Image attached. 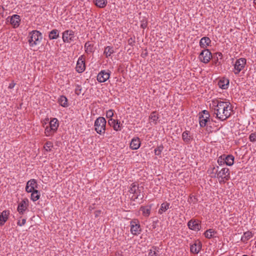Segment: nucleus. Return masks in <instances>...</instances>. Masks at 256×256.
I'll return each mask as SVG.
<instances>
[{
  "label": "nucleus",
  "mask_w": 256,
  "mask_h": 256,
  "mask_svg": "<svg viewBox=\"0 0 256 256\" xmlns=\"http://www.w3.org/2000/svg\"><path fill=\"white\" fill-rule=\"evenodd\" d=\"M210 107L214 116L221 121L226 120L232 114V108L229 102L214 98L211 100Z\"/></svg>",
  "instance_id": "f257e3e1"
},
{
  "label": "nucleus",
  "mask_w": 256,
  "mask_h": 256,
  "mask_svg": "<svg viewBox=\"0 0 256 256\" xmlns=\"http://www.w3.org/2000/svg\"><path fill=\"white\" fill-rule=\"evenodd\" d=\"M28 38L30 46L34 48L40 44L42 36L39 31L34 30L29 33Z\"/></svg>",
  "instance_id": "f03ea898"
},
{
  "label": "nucleus",
  "mask_w": 256,
  "mask_h": 256,
  "mask_svg": "<svg viewBox=\"0 0 256 256\" xmlns=\"http://www.w3.org/2000/svg\"><path fill=\"white\" fill-rule=\"evenodd\" d=\"M106 123V120L103 117H98L96 120L94 127L98 134L102 135L105 133Z\"/></svg>",
  "instance_id": "7ed1b4c3"
},
{
  "label": "nucleus",
  "mask_w": 256,
  "mask_h": 256,
  "mask_svg": "<svg viewBox=\"0 0 256 256\" xmlns=\"http://www.w3.org/2000/svg\"><path fill=\"white\" fill-rule=\"evenodd\" d=\"M246 59L240 58L236 60L234 64L233 72L236 75H238L242 70H244L246 65Z\"/></svg>",
  "instance_id": "20e7f679"
},
{
  "label": "nucleus",
  "mask_w": 256,
  "mask_h": 256,
  "mask_svg": "<svg viewBox=\"0 0 256 256\" xmlns=\"http://www.w3.org/2000/svg\"><path fill=\"white\" fill-rule=\"evenodd\" d=\"M129 192L133 194V196H132V199L134 200H135L139 198L142 199L144 197L143 195H141V190L140 189L138 186L134 182L130 184Z\"/></svg>",
  "instance_id": "39448f33"
},
{
  "label": "nucleus",
  "mask_w": 256,
  "mask_h": 256,
  "mask_svg": "<svg viewBox=\"0 0 256 256\" xmlns=\"http://www.w3.org/2000/svg\"><path fill=\"white\" fill-rule=\"evenodd\" d=\"M62 40L65 43L70 44L75 40L74 32L70 30L64 31L62 34Z\"/></svg>",
  "instance_id": "423d86ee"
},
{
  "label": "nucleus",
  "mask_w": 256,
  "mask_h": 256,
  "mask_svg": "<svg viewBox=\"0 0 256 256\" xmlns=\"http://www.w3.org/2000/svg\"><path fill=\"white\" fill-rule=\"evenodd\" d=\"M217 178L219 179L220 182L228 180L230 178V170L227 168H222L218 171Z\"/></svg>",
  "instance_id": "0eeeda50"
},
{
  "label": "nucleus",
  "mask_w": 256,
  "mask_h": 256,
  "mask_svg": "<svg viewBox=\"0 0 256 256\" xmlns=\"http://www.w3.org/2000/svg\"><path fill=\"white\" fill-rule=\"evenodd\" d=\"M212 58V54L208 49L202 50L198 56L200 60L204 64L208 63Z\"/></svg>",
  "instance_id": "6e6552de"
},
{
  "label": "nucleus",
  "mask_w": 256,
  "mask_h": 256,
  "mask_svg": "<svg viewBox=\"0 0 256 256\" xmlns=\"http://www.w3.org/2000/svg\"><path fill=\"white\" fill-rule=\"evenodd\" d=\"M199 124L200 127H204L210 120V114L208 111L204 110L199 114Z\"/></svg>",
  "instance_id": "1a4fd4ad"
},
{
  "label": "nucleus",
  "mask_w": 256,
  "mask_h": 256,
  "mask_svg": "<svg viewBox=\"0 0 256 256\" xmlns=\"http://www.w3.org/2000/svg\"><path fill=\"white\" fill-rule=\"evenodd\" d=\"M130 232L133 235H138L141 232L140 226L138 220H133L130 222Z\"/></svg>",
  "instance_id": "9d476101"
},
{
  "label": "nucleus",
  "mask_w": 256,
  "mask_h": 256,
  "mask_svg": "<svg viewBox=\"0 0 256 256\" xmlns=\"http://www.w3.org/2000/svg\"><path fill=\"white\" fill-rule=\"evenodd\" d=\"M85 60V57L83 55L78 58L76 67V70L78 72L82 73L86 70Z\"/></svg>",
  "instance_id": "9b49d317"
},
{
  "label": "nucleus",
  "mask_w": 256,
  "mask_h": 256,
  "mask_svg": "<svg viewBox=\"0 0 256 256\" xmlns=\"http://www.w3.org/2000/svg\"><path fill=\"white\" fill-rule=\"evenodd\" d=\"M202 244L199 240H196L190 245V252L194 254H198L201 250Z\"/></svg>",
  "instance_id": "f8f14e48"
},
{
  "label": "nucleus",
  "mask_w": 256,
  "mask_h": 256,
  "mask_svg": "<svg viewBox=\"0 0 256 256\" xmlns=\"http://www.w3.org/2000/svg\"><path fill=\"white\" fill-rule=\"evenodd\" d=\"M110 72L109 70H101L97 76V80L100 82H106L110 76Z\"/></svg>",
  "instance_id": "ddd939ff"
},
{
  "label": "nucleus",
  "mask_w": 256,
  "mask_h": 256,
  "mask_svg": "<svg viewBox=\"0 0 256 256\" xmlns=\"http://www.w3.org/2000/svg\"><path fill=\"white\" fill-rule=\"evenodd\" d=\"M28 206V200L26 198L22 200L19 204L17 210L20 214H23Z\"/></svg>",
  "instance_id": "4468645a"
},
{
  "label": "nucleus",
  "mask_w": 256,
  "mask_h": 256,
  "mask_svg": "<svg viewBox=\"0 0 256 256\" xmlns=\"http://www.w3.org/2000/svg\"><path fill=\"white\" fill-rule=\"evenodd\" d=\"M8 18H10V22L14 28H16L19 26L21 20L19 15L13 14L10 16H8Z\"/></svg>",
  "instance_id": "2eb2a0df"
},
{
  "label": "nucleus",
  "mask_w": 256,
  "mask_h": 256,
  "mask_svg": "<svg viewBox=\"0 0 256 256\" xmlns=\"http://www.w3.org/2000/svg\"><path fill=\"white\" fill-rule=\"evenodd\" d=\"M38 188V184L36 181L34 179H31L28 180L26 186V191L27 192H31L34 191L36 188Z\"/></svg>",
  "instance_id": "dca6fc26"
},
{
  "label": "nucleus",
  "mask_w": 256,
  "mask_h": 256,
  "mask_svg": "<svg viewBox=\"0 0 256 256\" xmlns=\"http://www.w3.org/2000/svg\"><path fill=\"white\" fill-rule=\"evenodd\" d=\"M188 228L192 230L198 231L201 228V226L198 220H190L188 223Z\"/></svg>",
  "instance_id": "f3484780"
},
{
  "label": "nucleus",
  "mask_w": 256,
  "mask_h": 256,
  "mask_svg": "<svg viewBox=\"0 0 256 256\" xmlns=\"http://www.w3.org/2000/svg\"><path fill=\"white\" fill-rule=\"evenodd\" d=\"M211 44V40L208 37L204 36L202 38L199 42L200 48L207 49V47L210 46Z\"/></svg>",
  "instance_id": "a211bd4d"
},
{
  "label": "nucleus",
  "mask_w": 256,
  "mask_h": 256,
  "mask_svg": "<svg viewBox=\"0 0 256 256\" xmlns=\"http://www.w3.org/2000/svg\"><path fill=\"white\" fill-rule=\"evenodd\" d=\"M140 146V138L138 137L134 138L130 143V148L134 150H138Z\"/></svg>",
  "instance_id": "6ab92c4d"
},
{
  "label": "nucleus",
  "mask_w": 256,
  "mask_h": 256,
  "mask_svg": "<svg viewBox=\"0 0 256 256\" xmlns=\"http://www.w3.org/2000/svg\"><path fill=\"white\" fill-rule=\"evenodd\" d=\"M10 213L8 211L4 210L0 214V226H3L8 220Z\"/></svg>",
  "instance_id": "aec40b11"
},
{
  "label": "nucleus",
  "mask_w": 256,
  "mask_h": 256,
  "mask_svg": "<svg viewBox=\"0 0 256 256\" xmlns=\"http://www.w3.org/2000/svg\"><path fill=\"white\" fill-rule=\"evenodd\" d=\"M114 48L112 46H107L104 48V54L106 58H110L112 54L114 53Z\"/></svg>",
  "instance_id": "412c9836"
},
{
  "label": "nucleus",
  "mask_w": 256,
  "mask_h": 256,
  "mask_svg": "<svg viewBox=\"0 0 256 256\" xmlns=\"http://www.w3.org/2000/svg\"><path fill=\"white\" fill-rule=\"evenodd\" d=\"M158 118L159 117L157 112H153L149 116L150 122L152 123L153 124H156Z\"/></svg>",
  "instance_id": "4be33fe9"
},
{
  "label": "nucleus",
  "mask_w": 256,
  "mask_h": 256,
  "mask_svg": "<svg viewBox=\"0 0 256 256\" xmlns=\"http://www.w3.org/2000/svg\"><path fill=\"white\" fill-rule=\"evenodd\" d=\"M207 172L209 174L211 178H217L218 170L214 166H210L207 170Z\"/></svg>",
  "instance_id": "5701e85b"
},
{
  "label": "nucleus",
  "mask_w": 256,
  "mask_h": 256,
  "mask_svg": "<svg viewBox=\"0 0 256 256\" xmlns=\"http://www.w3.org/2000/svg\"><path fill=\"white\" fill-rule=\"evenodd\" d=\"M55 130L57 131L58 128L59 126V123L56 118H52L49 122L48 126Z\"/></svg>",
  "instance_id": "b1692460"
},
{
  "label": "nucleus",
  "mask_w": 256,
  "mask_h": 256,
  "mask_svg": "<svg viewBox=\"0 0 256 256\" xmlns=\"http://www.w3.org/2000/svg\"><path fill=\"white\" fill-rule=\"evenodd\" d=\"M229 84V80L228 79L220 80L218 82V86L224 90L228 88Z\"/></svg>",
  "instance_id": "393cba45"
},
{
  "label": "nucleus",
  "mask_w": 256,
  "mask_h": 256,
  "mask_svg": "<svg viewBox=\"0 0 256 256\" xmlns=\"http://www.w3.org/2000/svg\"><path fill=\"white\" fill-rule=\"evenodd\" d=\"M58 104L62 107L66 108L68 106V99L64 96H61L58 99Z\"/></svg>",
  "instance_id": "a878e982"
},
{
  "label": "nucleus",
  "mask_w": 256,
  "mask_h": 256,
  "mask_svg": "<svg viewBox=\"0 0 256 256\" xmlns=\"http://www.w3.org/2000/svg\"><path fill=\"white\" fill-rule=\"evenodd\" d=\"M85 52L89 54L93 52L94 44H91L90 42H87L84 44Z\"/></svg>",
  "instance_id": "bb28decb"
},
{
  "label": "nucleus",
  "mask_w": 256,
  "mask_h": 256,
  "mask_svg": "<svg viewBox=\"0 0 256 256\" xmlns=\"http://www.w3.org/2000/svg\"><path fill=\"white\" fill-rule=\"evenodd\" d=\"M224 158L226 160V166H232L234 164V157L231 154H224Z\"/></svg>",
  "instance_id": "cd10ccee"
},
{
  "label": "nucleus",
  "mask_w": 256,
  "mask_h": 256,
  "mask_svg": "<svg viewBox=\"0 0 256 256\" xmlns=\"http://www.w3.org/2000/svg\"><path fill=\"white\" fill-rule=\"evenodd\" d=\"M59 31L58 30L54 29L51 30L49 33V38L50 40L56 39L59 37Z\"/></svg>",
  "instance_id": "c85d7f7f"
},
{
  "label": "nucleus",
  "mask_w": 256,
  "mask_h": 256,
  "mask_svg": "<svg viewBox=\"0 0 256 256\" xmlns=\"http://www.w3.org/2000/svg\"><path fill=\"white\" fill-rule=\"evenodd\" d=\"M182 140L186 142H189L192 140L190 136V132L188 130H186L182 134Z\"/></svg>",
  "instance_id": "c756f323"
},
{
  "label": "nucleus",
  "mask_w": 256,
  "mask_h": 256,
  "mask_svg": "<svg viewBox=\"0 0 256 256\" xmlns=\"http://www.w3.org/2000/svg\"><path fill=\"white\" fill-rule=\"evenodd\" d=\"M56 132V130H55L53 128L52 129V128L47 126L45 128L44 134H45L46 136H53L54 134Z\"/></svg>",
  "instance_id": "7c9ffc66"
},
{
  "label": "nucleus",
  "mask_w": 256,
  "mask_h": 256,
  "mask_svg": "<svg viewBox=\"0 0 256 256\" xmlns=\"http://www.w3.org/2000/svg\"><path fill=\"white\" fill-rule=\"evenodd\" d=\"M151 208L148 206H141L140 210L142 211V214L145 217H148L150 213Z\"/></svg>",
  "instance_id": "2f4dec72"
},
{
  "label": "nucleus",
  "mask_w": 256,
  "mask_h": 256,
  "mask_svg": "<svg viewBox=\"0 0 256 256\" xmlns=\"http://www.w3.org/2000/svg\"><path fill=\"white\" fill-rule=\"evenodd\" d=\"M252 236V232L248 231L245 232L241 238V240L243 242H246Z\"/></svg>",
  "instance_id": "473e14b6"
},
{
  "label": "nucleus",
  "mask_w": 256,
  "mask_h": 256,
  "mask_svg": "<svg viewBox=\"0 0 256 256\" xmlns=\"http://www.w3.org/2000/svg\"><path fill=\"white\" fill-rule=\"evenodd\" d=\"M96 6L100 8H104L107 4V0H94Z\"/></svg>",
  "instance_id": "72a5a7b5"
},
{
  "label": "nucleus",
  "mask_w": 256,
  "mask_h": 256,
  "mask_svg": "<svg viewBox=\"0 0 256 256\" xmlns=\"http://www.w3.org/2000/svg\"><path fill=\"white\" fill-rule=\"evenodd\" d=\"M31 192V200L33 202H36L40 198V194L38 190H35Z\"/></svg>",
  "instance_id": "f704fd0d"
},
{
  "label": "nucleus",
  "mask_w": 256,
  "mask_h": 256,
  "mask_svg": "<svg viewBox=\"0 0 256 256\" xmlns=\"http://www.w3.org/2000/svg\"><path fill=\"white\" fill-rule=\"evenodd\" d=\"M170 208V204L164 202L161 204L160 208L158 210V214H162L163 212L166 211Z\"/></svg>",
  "instance_id": "c9c22d12"
},
{
  "label": "nucleus",
  "mask_w": 256,
  "mask_h": 256,
  "mask_svg": "<svg viewBox=\"0 0 256 256\" xmlns=\"http://www.w3.org/2000/svg\"><path fill=\"white\" fill-rule=\"evenodd\" d=\"M215 233L216 232L214 230L208 229L204 232V235L206 238H211L214 236Z\"/></svg>",
  "instance_id": "e433bc0d"
},
{
  "label": "nucleus",
  "mask_w": 256,
  "mask_h": 256,
  "mask_svg": "<svg viewBox=\"0 0 256 256\" xmlns=\"http://www.w3.org/2000/svg\"><path fill=\"white\" fill-rule=\"evenodd\" d=\"M158 250L156 246H153L150 250L148 253V256H158Z\"/></svg>",
  "instance_id": "4c0bfd02"
},
{
  "label": "nucleus",
  "mask_w": 256,
  "mask_h": 256,
  "mask_svg": "<svg viewBox=\"0 0 256 256\" xmlns=\"http://www.w3.org/2000/svg\"><path fill=\"white\" fill-rule=\"evenodd\" d=\"M164 150V146L162 145L158 146L155 149H154V154L156 156H158L160 158L162 157L161 154L162 152Z\"/></svg>",
  "instance_id": "58836bf2"
},
{
  "label": "nucleus",
  "mask_w": 256,
  "mask_h": 256,
  "mask_svg": "<svg viewBox=\"0 0 256 256\" xmlns=\"http://www.w3.org/2000/svg\"><path fill=\"white\" fill-rule=\"evenodd\" d=\"M123 128V125L122 124L120 123V122L116 120V124L114 126V130L116 131H120Z\"/></svg>",
  "instance_id": "ea45409f"
},
{
  "label": "nucleus",
  "mask_w": 256,
  "mask_h": 256,
  "mask_svg": "<svg viewBox=\"0 0 256 256\" xmlns=\"http://www.w3.org/2000/svg\"><path fill=\"white\" fill-rule=\"evenodd\" d=\"M53 143L51 142H47L44 145V148L47 152H50L52 150V148H53Z\"/></svg>",
  "instance_id": "a19ab883"
},
{
  "label": "nucleus",
  "mask_w": 256,
  "mask_h": 256,
  "mask_svg": "<svg viewBox=\"0 0 256 256\" xmlns=\"http://www.w3.org/2000/svg\"><path fill=\"white\" fill-rule=\"evenodd\" d=\"M21 218H22V217L20 216L18 219V220L17 222L18 226H24L26 223V218H22L21 220Z\"/></svg>",
  "instance_id": "79ce46f5"
},
{
  "label": "nucleus",
  "mask_w": 256,
  "mask_h": 256,
  "mask_svg": "<svg viewBox=\"0 0 256 256\" xmlns=\"http://www.w3.org/2000/svg\"><path fill=\"white\" fill-rule=\"evenodd\" d=\"M224 154L222 155L218 158L217 162L219 166H222L224 165Z\"/></svg>",
  "instance_id": "37998d69"
},
{
  "label": "nucleus",
  "mask_w": 256,
  "mask_h": 256,
  "mask_svg": "<svg viewBox=\"0 0 256 256\" xmlns=\"http://www.w3.org/2000/svg\"><path fill=\"white\" fill-rule=\"evenodd\" d=\"M249 140L251 142H256V132L252 133L249 136Z\"/></svg>",
  "instance_id": "c03bdc74"
},
{
  "label": "nucleus",
  "mask_w": 256,
  "mask_h": 256,
  "mask_svg": "<svg viewBox=\"0 0 256 256\" xmlns=\"http://www.w3.org/2000/svg\"><path fill=\"white\" fill-rule=\"evenodd\" d=\"M114 110H109L106 112V116L107 118H112V117L114 116Z\"/></svg>",
  "instance_id": "a18cd8bd"
},
{
  "label": "nucleus",
  "mask_w": 256,
  "mask_h": 256,
  "mask_svg": "<svg viewBox=\"0 0 256 256\" xmlns=\"http://www.w3.org/2000/svg\"><path fill=\"white\" fill-rule=\"evenodd\" d=\"M116 122V120L113 118H110L108 120V123L110 126L114 128V126L115 125Z\"/></svg>",
  "instance_id": "49530a36"
},
{
  "label": "nucleus",
  "mask_w": 256,
  "mask_h": 256,
  "mask_svg": "<svg viewBox=\"0 0 256 256\" xmlns=\"http://www.w3.org/2000/svg\"><path fill=\"white\" fill-rule=\"evenodd\" d=\"M82 88L80 86H77L75 89V92L77 95H79L81 93Z\"/></svg>",
  "instance_id": "de8ad7c7"
},
{
  "label": "nucleus",
  "mask_w": 256,
  "mask_h": 256,
  "mask_svg": "<svg viewBox=\"0 0 256 256\" xmlns=\"http://www.w3.org/2000/svg\"><path fill=\"white\" fill-rule=\"evenodd\" d=\"M147 26V22L145 20L141 22L140 27L142 28H145Z\"/></svg>",
  "instance_id": "09e8293b"
},
{
  "label": "nucleus",
  "mask_w": 256,
  "mask_h": 256,
  "mask_svg": "<svg viewBox=\"0 0 256 256\" xmlns=\"http://www.w3.org/2000/svg\"><path fill=\"white\" fill-rule=\"evenodd\" d=\"M15 86L16 83L14 81H12L11 83L10 84L8 88L9 89H12Z\"/></svg>",
  "instance_id": "8fccbe9b"
},
{
  "label": "nucleus",
  "mask_w": 256,
  "mask_h": 256,
  "mask_svg": "<svg viewBox=\"0 0 256 256\" xmlns=\"http://www.w3.org/2000/svg\"><path fill=\"white\" fill-rule=\"evenodd\" d=\"M224 164L226 165V160L225 158H224Z\"/></svg>",
  "instance_id": "3c124183"
},
{
  "label": "nucleus",
  "mask_w": 256,
  "mask_h": 256,
  "mask_svg": "<svg viewBox=\"0 0 256 256\" xmlns=\"http://www.w3.org/2000/svg\"><path fill=\"white\" fill-rule=\"evenodd\" d=\"M253 3L254 5L256 6V0H253Z\"/></svg>",
  "instance_id": "603ef678"
},
{
  "label": "nucleus",
  "mask_w": 256,
  "mask_h": 256,
  "mask_svg": "<svg viewBox=\"0 0 256 256\" xmlns=\"http://www.w3.org/2000/svg\"><path fill=\"white\" fill-rule=\"evenodd\" d=\"M218 55H219V56L222 55V54H221V53H218Z\"/></svg>",
  "instance_id": "864d4df0"
}]
</instances>
